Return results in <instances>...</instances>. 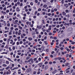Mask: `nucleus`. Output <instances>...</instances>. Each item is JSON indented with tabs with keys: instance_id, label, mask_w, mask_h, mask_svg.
Wrapping results in <instances>:
<instances>
[{
	"instance_id": "28",
	"label": "nucleus",
	"mask_w": 75,
	"mask_h": 75,
	"mask_svg": "<svg viewBox=\"0 0 75 75\" xmlns=\"http://www.w3.org/2000/svg\"><path fill=\"white\" fill-rule=\"evenodd\" d=\"M30 59V57H28L27 58H26V60H28V59Z\"/></svg>"
},
{
	"instance_id": "38",
	"label": "nucleus",
	"mask_w": 75,
	"mask_h": 75,
	"mask_svg": "<svg viewBox=\"0 0 75 75\" xmlns=\"http://www.w3.org/2000/svg\"><path fill=\"white\" fill-rule=\"evenodd\" d=\"M67 47H66L65 48V49H66L67 50V51H69V49L67 48Z\"/></svg>"
},
{
	"instance_id": "22",
	"label": "nucleus",
	"mask_w": 75,
	"mask_h": 75,
	"mask_svg": "<svg viewBox=\"0 0 75 75\" xmlns=\"http://www.w3.org/2000/svg\"><path fill=\"white\" fill-rule=\"evenodd\" d=\"M42 23H43V24H45V22L44 21V20H42Z\"/></svg>"
},
{
	"instance_id": "32",
	"label": "nucleus",
	"mask_w": 75,
	"mask_h": 75,
	"mask_svg": "<svg viewBox=\"0 0 75 75\" xmlns=\"http://www.w3.org/2000/svg\"><path fill=\"white\" fill-rule=\"evenodd\" d=\"M30 12L29 11H28L27 13V14L28 15H29V14H30Z\"/></svg>"
},
{
	"instance_id": "50",
	"label": "nucleus",
	"mask_w": 75,
	"mask_h": 75,
	"mask_svg": "<svg viewBox=\"0 0 75 75\" xmlns=\"http://www.w3.org/2000/svg\"><path fill=\"white\" fill-rule=\"evenodd\" d=\"M74 44H75V42H71V44L72 45H74Z\"/></svg>"
},
{
	"instance_id": "41",
	"label": "nucleus",
	"mask_w": 75,
	"mask_h": 75,
	"mask_svg": "<svg viewBox=\"0 0 75 75\" xmlns=\"http://www.w3.org/2000/svg\"><path fill=\"white\" fill-rule=\"evenodd\" d=\"M70 15L69 14H67V18H70Z\"/></svg>"
},
{
	"instance_id": "3",
	"label": "nucleus",
	"mask_w": 75,
	"mask_h": 75,
	"mask_svg": "<svg viewBox=\"0 0 75 75\" xmlns=\"http://www.w3.org/2000/svg\"><path fill=\"white\" fill-rule=\"evenodd\" d=\"M58 36L59 38H62L63 37V35H62V34H59V35Z\"/></svg>"
},
{
	"instance_id": "8",
	"label": "nucleus",
	"mask_w": 75,
	"mask_h": 75,
	"mask_svg": "<svg viewBox=\"0 0 75 75\" xmlns=\"http://www.w3.org/2000/svg\"><path fill=\"white\" fill-rule=\"evenodd\" d=\"M42 62H41L38 64V65L40 66V67H41L42 66Z\"/></svg>"
},
{
	"instance_id": "21",
	"label": "nucleus",
	"mask_w": 75,
	"mask_h": 75,
	"mask_svg": "<svg viewBox=\"0 0 75 75\" xmlns=\"http://www.w3.org/2000/svg\"><path fill=\"white\" fill-rule=\"evenodd\" d=\"M38 60L39 62H40L41 60V57H39V59H38Z\"/></svg>"
},
{
	"instance_id": "39",
	"label": "nucleus",
	"mask_w": 75,
	"mask_h": 75,
	"mask_svg": "<svg viewBox=\"0 0 75 75\" xmlns=\"http://www.w3.org/2000/svg\"><path fill=\"white\" fill-rule=\"evenodd\" d=\"M2 66H4V67H6L7 66V65L5 64H2Z\"/></svg>"
},
{
	"instance_id": "5",
	"label": "nucleus",
	"mask_w": 75,
	"mask_h": 75,
	"mask_svg": "<svg viewBox=\"0 0 75 75\" xmlns=\"http://www.w3.org/2000/svg\"><path fill=\"white\" fill-rule=\"evenodd\" d=\"M64 25L65 26L67 25L68 26H69V23H65L64 24Z\"/></svg>"
},
{
	"instance_id": "17",
	"label": "nucleus",
	"mask_w": 75,
	"mask_h": 75,
	"mask_svg": "<svg viewBox=\"0 0 75 75\" xmlns=\"http://www.w3.org/2000/svg\"><path fill=\"white\" fill-rule=\"evenodd\" d=\"M47 7V5L46 4H45L43 6V7L45 8H46V7Z\"/></svg>"
},
{
	"instance_id": "26",
	"label": "nucleus",
	"mask_w": 75,
	"mask_h": 75,
	"mask_svg": "<svg viewBox=\"0 0 75 75\" xmlns=\"http://www.w3.org/2000/svg\"><path fill=\"white\" fill-rule=\"evenodd\" d=\"M8 49H9V51H12V50L11 49V47H8Z\"/></svg>"
},
{
	"instance_id": "6",
	"label": "nucleus",
	"mask_w": 75,
	"mask_h": 75,
	"mask_svg": "<svg viewBox=\"0 0 75 75\" xmlns=\"http://www.w3.org/2000/svg\"><path fill=\"white\" fill-rule=\"evenodd\" d=\"M1 12L2 13H3V14L5 15V14H6V12L5 11H1Z\"/></svg>"
},
{
	"instance_id": "40",
	"label": "nucleus",
	"mask_w": 75,
	"mask_h": 75,
	"mask_svg": "<svg viewBox=\"0 0 75 75\" xmlns=\"http://www.w3.org/2000/svg\"><path fill=\"white\" fill-rule=\"evenodd\" d=\"M36 71H34L33 72V74L35 75L36 74Z\"/></svg>"
},
{
	"instance_id": "27",
	"label": "nucleus",
	"mask_w": 75,
	"mask_h": 75,
	"mask_svg": "<svg viewBox=\"0 0 75 75\" xmlns=\"http://www.w3.org/2000/svg\"><path fill=\"white\" fill-rule=\"evenodd\" d=\"M69 63H67L65 64V66H67L69 65Z\"/></svg>"
},
{
	"instance_id": "1",
	"label": "nucleus",
	"mask_w": 75,
	"mask_h": 75,
	"mask_svg": "<svg viewBox=\"0 0 75 75\" xmlns=\"http://www.w3.org/2000/svg\"><path fill=\"white\" fill-rule=\"evenodd\" d=\"M33 59L32 58H30L29 60H28V62H31V63L33 62Z\"/></svg>"
},
{
	"instance_id": "42",
	"label": "nucleus",
	"mask_w": 75,
	"mask_h": 75,
	"mask_svg": "<svg viewBox=\"0 0 75 75\" xmlns=\"http://www.w3.org/2000/svg\"><path fill=\"white\" fill-rule=\"evenodd\" d=\"M11 6H12V5H10L9 6H7V8H8L9 7H11Z\"/></svg>"
},
{
	"instance_id": "49",
	"label": "nucleus",
	"mask_w": 75,
	"mask_h": 75,
	"mask_svg": "<svg viewBox=\"0 0 75 75\" xmlns=\"http://www.w3.org/2000/svg\"><path fill=\"white\" fill-rule=\"evenodd\" d=\"M1 18L3 19L4 18V16H1Z\"/></svg>"
},
{
	"instance_id": "7",
	"label": "nucleus",
	"mask_w": 75,
	"mask_h": 75,
	"mask_svg": "<svg viewBox=\"0 0 75 75\" xmlns=\"http://www.w3.org/2000/svg\"><path fill=\"white\" fill-rule=\"evenodd\" d=\"M31 71V69H28L27 70V72H30V71Z\"/></svg>"
},
{
	"instance_id": "10",
	"label": "nucleus",
	"mask_w": 75,
	"mask_h": 75,
	"mask_svg": "<svg viewBox=\"0 0 75 75\" xmlns=\"http://www.w3.org/2000/svg\"><path fill=\"white\" fill-rule=\"evenodd\" d=\"M28 40L29 41H32L33 40V38H28Z\"/></svg>"
},
{
	"instance_id": "9",
	"label": "nucleus",
	"mask_w": 75,
	"mask_h": 75,
	"mask_svg": "<svg viewBox=\"0 0 75 75\" xmlns=\"http://www.w3.org/2000/svg\"><path fill=\"white\" fill-rule=\"evenodd\" d=\"M64 6L66 7V8H67L69 7V5L67 4H64Z\"/></svg>"
},
{
	"instance_id": "35",
	"label": "nucleus",
	"mask_w": 75,
	"mask_h": 75,
	"mask_svg": "<svg viewBox=\"0 0 75 75\" xmlns=\"http://www.w3.org/2000/svg\"><path fill=\"white\" fill-rule=\"evenodd\" d=\"M3 9L4 11H5L6 10V7H4Z\"/></svg>"
},
{
	"instance_id": "52",
	"label": "nucleus",
	"mask_w": 75,
	"mask_h": 75,
	"mask_svg": "<svg viewBox=\"0 0 75 75\" xmlns=\"http://www.w3.org/2000/svg\"><path fill=\"white\" fill-rule=\"evenodd\" d=\"M16 58L17 59H18L20 58V57L19 56H16Z\"/></svg>"
},
{
	"instance_id": "59",
	"label": "nucleus",
	"mask_w": 75,
	"mask_h": 75,
	"mask_svg": "<svg viewBox=\"0 0 75 75\" xmlns=\"http://www.w3.org/2000/svg\"><path fill=\"white\" fill-rule=\"evenodd\" d=\"M59 27H60V26H59V25H57V26H56L57 28H59Z\"/></svg>"
},
{
	"instance_id": "33",
	"label": "nucleus",
	"mask_w": 75,
	"mask_h": 75,
	"mask_svg": "<svg viewBox=\"0 0 75 75\" xmlns=\"http://www.w3.org/2000/svg\"><path fill=\"white\" fill-rule=\"evenodd\" d=\"M35 34V33L34 32H32V35H34Z\"/></svg>"
},
{
	"instance_id": "19",
	"label": "nucleus",
	"mask_w": 75,
	"mask_h": 75,
	"mask_svg": "<svg viewBox=\"0 0 75 75\" xmlns=\"http://www.w3.org/2000/svg\"><path fill=\"white\" fill-rule=\"evenodd\" d=\"M8 14H9L10 16H12L13 15V13L11 12H9V13H8Z\"/></svg>"
},
{
	"instance_id": "46",
	"label": "nucleus",
	"mask_w": 75,
	"mask_h": 75,
	"mask_svg": "<svg viewBox=\"0 0 75 75\" xmlns=\"http://www.w3.org/2000/svg\"><path fill=\"white\" fill-rule=\"evenodd\" d=\"M22 69H23V71H25L26 70V69L25 68H23V67L22 68Z\"/></svg>"
},
{
	"instance_id": "2",
	"label": "nucleus",
	"mask_w": 75,
	"mask_h": 75,
	"mask_svg": "<svg viewBox=\"0 0 75 75\" xmlns=\"http://www.w3.org/2000/svg\"><path fill=\"white\" fill-rule=\"evenodd\" d=\"M7 59L8 60V61H9L10 62H12L13 63L14 62L13 61H12V60H11V59L10 58H7Z\"/></svg>"
},
{
	"instance_id": "20",
	"label": "nucleus",
	"mask_w": 75,
	"mask_h": 75,
	"mask_svg": "<svg viewBox=\"0 0 75 75\" xmlns=\"http://www.w3.org/2000/svg\"><path fill=\"white\" fill-rule=\"evenodd\" d=\"M44 43H45V45H47L48 43L47 42V41H44Z\"/></svg>"
},
{
	"instance_id": "55",
	"label": "nucleus",
	"mask_w": 75,
	"mask_h": 75,
	"mask_svg": "<svg viewBox=\"0 0 75 75\" xmlns=\"http://www.w3.org/2000/svg\"><path fill=\"white\" fill-rule=\"evenodd\" d=\"M70 72V71L69 70L67 71H66V73L68 74Z\"/></svg>"
},
{
	"instance_id": "30",
	"label": "nucleus",
	"mask_w": 75,
	"mask_h": 75,
	"mask_svg": "<svg viewBox=\"0 0 75 75\" xmlns=\"http://www.w3.org/2000/svg\"><path fill=\"white\" fill-rule=\"evenodd\" d=\"M28 62H28V61H25V63L26 64H27Z\"/></svg>"
},
{
	"instance_id": "13",
	"label": "nucleus",
	"mask_w": 75,
	"mask_h": 75,
	"mask_svg": "<svg viewBox=\"0 0 75 75\" xmlns=\"http://www.w3.org/2000/svg\"><path fill=\"white\" fill-rule=\"evenodd\" d=\"M10 41L11 42L10 43V44H12L13 43V40H10Z\"/></svg>"
},
{
	"instance_id": "47",
	"label": "nucleus",
	"mask_w": 75,
	"mask_h": 75,
	"mask_svg": "<svg viewBox=\"0 0 75 75\" xmlns=\"http://www.w3.org/2000/svg\"><path fill=\"white\" fill-rule=\"evenodd\" d=\"M3 9V8L1 6L0 7V9L1 10H2Z\"/></svg>"
},
{
	"instance_id": "36",
	"label": "nucleus",
	"mask_w": 75,
	"mask_h": 75,
	"mask_svg": "<svg viewBox=\"0 0 75 75\" xmlns=\"http://www.w3.org/2000/svg\"><path fill=\"white\" fill-rule=\"evenodd\" d=\"M46 11V9H45L44 8H43L42 9V11H44L45 12Z\"/></svg>"
},
{
	"instance_id": "29",
	"label": "nucleus",
	"mask_w": 75,
	"mask_h": 75,
	"mask_svg": "<svg viewBox=\"0 0 75 75\" xmlns=\"http://www.w3.org/2000/svg\"><path fill=\"white\" fill-rule=\"evenodd\" d=\"M17 68H18L17 67H15L12 70L13 71L15 69H17Z\"/></svg>"
},
{
	"instance_id": "54",
	"label": "nucleus",
	"mask_w": 75,
	"mask_h": 75,
	"mask_svg": "<svg viewBox=\"0 0 75 75\" xmlns=\"http://www.w3.org/2000/svg\"><path fill=\"white\" fill-rule=\"evenodd\" d=\"M18 5H19L20 4V2H17V3H16Z\"/></svg>"
},
{
	"instance_id": "48",
	"label": "nucleus",
	"mask_w": 75,
	"mask_h": 75,
	"mask_svg": "<svg viewBox=\"0 0 75 75\" xmlns=\"http://www.w3.org/2000/svg\"><path fill=\"white\" fill-rule=\"evenodd\" d=\"M38 11H35V15H36L38 13Z\"/></svg>"
},
{
	"instance_id": "62",
	"label": "nucleus",
	"mask_w": 75,
	"mask_h": 75,
	"mask_svg": "<svg viewBox=\"0 0 75 75\" xmlns=\"http://www.w3.org/2000/svg\"><path fill=\"white\" fill-rule=\"evenodd\" d=\"M10 29L11 30H13V27H11Z\"/></svg>"
},
{
	"instance_id": "4",
	"label": "nucleus",
	"mask_w": 75,
	"mask_h": 75,
	"mask_svg": "<svg viewBox=\"0 0 75 75\" xmlns=\"http://www.w3.org/2000/svg\"><path fill=\"white\" fill-rule=\"evenodd\" d=\"M1 54H8V52H4L3 53H1Z\"/></svg>"
},
{
	"instance_id": "14",
	"label": "nucleus",
	"mask_w": 75,
	"mask_h": 75,
	"mask_svg": "<svg viewBox=\"0 0 75 75\" xmlns=\"http://www.w3.org/2000/svg\"><path fill=\"white\" fill-rule=\"evenodd\" d=\"M48 68V66L47 65H46V66H45V69H47Z\"/></svg>"
},
{
	"instance_id": "60",
	"label": "nucleus",
	"mask_w": 75,
	"mask_h": 75,
	"mask_svg": "<svg viewBox=\"0 0 75 75\" xmlns=\"http://www.w3.org/2000/svg\"><path fill=\"white\" fill-rule=\"evenodd\" d=\"M28 11V9H25V12H27Z\"/></svg>"
},
{
	"instance_id": "45",
	"label": "nucleus",
	"mask_w": 75,
	"mask_h": 75,
	"mask_svg": "<svg viewBox=\"0 0 75 75\" xmlns=\"http://www.w3.org/2000/svg\"><path fill=\"white\" fill-rule=\"evenodd\" d=\"M42 36L41 35H39V38H41Z\"/></svg>"
},
{
	"instance_id": "61",
	"label": "nucleus",
	"mask_w": 75,
	"mask_h": 75,
	"mask_svg": "<svg viewBox=\"0 0 75 75\" xmlns=\"http://www.w3.org/2000/svg\"><path fill=\"white\" fill-rule=\"evenodd\" d=\"M37 18L36 16H34L33 17V18H34V19H35V18Z\"/></svg>"
},
{
	"instance_id": "16",
	"label": "nucleus",
	"mask_w": 75,
	"mask_h": 75,
	"mask_svg": "<svg viewBox=\"0 0 75 75\" xmlns=\"http://www.w3.org/2000/svg\"><path fill=\"white\" fill-rule=\"evenodd\" d=\"M12 30H10V32L8 33V34L10 35H12Z\"/></svg>"
},
{
	"instance_id": "53",
	"label": "nucleus",
	"mask_w": 75,
	"mask_h": 75,
	"mask_svg": "<svg viewBox=\"0 0 75 75\" xmlns=\"http://www.w3.org/2000/svg\"><path fill=\"white\" fill-rule=\"evenodd\" d=\"M72 7H73V6L72 5L71 6H70V9H72Z\"/></svg>"
},
{
	"instance_id": "43",
	"label": "nucleus",
	"mask_w": 75,
	"mask_h": 75,
	"mask_svg": "<svg viewBox=\"0 0 75 75\" xmlns=\"http://www.w3.org/2000/svg\"><path fill=\"white\" fill-rule=\"evenodd\" d=\"M4 68L3 69H0V71H4Z\"/></svg>"
},
{
	"instance_id": "31",
	"label": "nucleus",
	"mask_w": 75,
	"mask_h": 75,
	"mask_svg": "<svg viewBox=\"0 0 75 75\" xmlns=\"http://www.w3.org/2000/svg\"><path fill=\"white\" fill-rule=\"evenodd\" d=\"M4 36H5V37L6 38L7 37L8 35H7L6 34H4Z\"/></svg>"
},
{
	"instance_id": "51",
	"label": "nucleus",
	"mask_w": 75,
	"mask_h": 75,
	"mask_svg": "<svg viewBox=\"0 0 75 75\" xmlns=\"http://www.w3.org/2000/svg\"><path fill=\"white\" fill-rule=\"evenodd\" d=\"M16 48H15V46H13V48H12L13 50H14Z\"/></svg>"
},
{
	"instance_id": "12",
	"label": "nucleus",
	"mask_w": 75,
	"mask_h": 75,
	"mask_svg": "<svg viewBox=\"0 0 75 75\" xmlns=\"http://www.w3.org/2000/svg\"><path fill=\"white\" fill-rule=\"evenodd\" d=\"M6 64H9V61H6Z\"/></svg>"
},
{
	"instance_id": "25",
	"label": "nucleus",
	"mask_w": 75,
	"mask_h": 75,
	"mask_svg": "<svg viewBox=\"0 0 75 75\" xmlns=\"http://www.w3.org/2000/svg\"><path fill=\"white\" fill-rule=\"evenodd\" d=\"M30 5L31 6H33V3L32 2H31L30 3Z\"/></svg>"
},
{
	"instance_id": "63",
	"label": "nucleus",
	"mask_w": 75,
	"mask_h": 75,
	"mask_svg": "<svg viewBox=\"0 0 75 75\" xmlns=\"http://www.w3.org/2000/svg\"><path fill=\"white\" fill-rule=\"evenodd\" d=\"M63 24H61V25H60V27H63Z\"/></svg>"
},
{
	"instance_id": "24",
	"label": "nucleus",
	"mask_w": 75,
	"mask_h": 75,
	"mask_svg": "<svg viewBox=\"0 0 75 75\" xmlns=\"http://www.w3.org/2000/svg\"><path fill=\"white\" fill-rule=\"evenodd\" d=\"M18 27L19 29H20L21 30H22V27L21 26H19Z\"/></svg>"
},
{
	"instance_id": "37",
	"label": "nucleus",
	"mask_w": 75,
	"mask_h": 75,
	"mask_svg": "<svg viewBox=\"0 0 75 75\" xmlns=\"http://www.w3.org/2000/svg\"><path fill=\"white\" fill-rule=\"evenodd\" d=\"M30 25V27H33V24H32L31 25Z\"/></svg>"
},
{
	"instance_id": "44",
	"label": "nucleus",
	"mask_w": 75,
	"mask_h": 75,
	"mask_svg": "<svg viewBox=\"0 0 75 75\" xmlns=\"http://www.w3.org/2000/svg\"><path fill=\"white\" fill-rule=\"evenodd\" d=\"M10 39H8L7 40V42L8 43H9V41H10Z\"/></svg>"
},
{
	"instance_id": "15",
	"label": "nucleus",
	"mask_w": 75,
	"mask_h": 75,
	"mask_svg": "<svg viewBox=\"0 0 75 75\" xmlns=\"http://www.w3.org/2000/svg\"><path fill=\"white\" fill-rule=\"evenodd\" d=\"M62 14L63 16H65L66 15V13L64 12H63Z\"/></svg>"
},
{
	"instance_id": "18",
	"label": "nucleus",
	"mask_w": 75,
	"mask_h": 75,
	"mask_svg": "<svg viewBox=\"0 0 75 75\" xmlns=\"http://www.w3.org/2000/svg\"><path fill=\"white\" fill-rule=\"evenodd\" d=\"M58 60H60L62 59V58L61 57H59L58 58Z\"/></svg>"
},
{
	"instance_id": "56",
	"label": "nucleus",
	"mask_w": 75,
	"mask_h": 75,
	"mask_svg": "<svg viewBox=\"0 0 75 75\" xmlns=\"http://www.w3.org/2000/svg\"><path fill=\"white\" fill-rule=\"evenodd\" d=\"M19 44V43L18 42H16V45H18Z\"/></svg>"
},
{
	"instance_id": "58",
	"label": "nucleus",
	"mask_w": 75,
	"mask_h": 75,
	"mask_svg": "<svg viewBox=\"0 0 75 75\" xmlns=\"http://www.w3.org/2000/svg\"><path fill=\"white\" fill-rule=\"evenodd\" d=\"M9 10H7L6 11V12L7 13H9Z\"/></svg>"
},
{
	"instance_id": "64",
	"label": "nucleus",
	"mask_w": 75,
	"mask_h": 75,
	"mask_svg": "<svg viewBox=\"0 0 75 75\" xmlns=\"http://www.w3.org/2000/svg\"><path fill=\"white\" fill-rule=\"evenodd\" d=\"M64 48L63 47H61L60 49L61 50H63Z\"/></svg>"
},
{
	"instance_id": "57",
	"label": "nucleus",
	"mask_w": 75,
	"mask_h": 75,
	"mask_svg": "<svg viewBox=\"0 0 75 75\" xmlns=\"http://www.w3.org/2000/svg\"><path fill=\"white\" fill-rule=\"evenodd\" d=\"M24 37L23 36V35H21V38H24Z\"/></svg>"
},
{
	"instance_id": "11",
	"label": "nucleus",
	"mask_w": 75,
	"mask_h": 75,
	"mask_svg": "<svg viewBox=\"0 0 75 75\" xmlns=\"http://www.w3.org/2000/svg\"><path fill=\"white\" fill-rule=\"evenodd\" d=\"M57 70H54V71H53L52 73L53 74H55V73L57 72Z\"/></svg>"
},
{
	"instance_id": "23",
	"label": "nucleus",
	"mask_w": 75,
	"mask_h": 75,
	"mask_svg": "<svg viewBox=\"0 0 75 75\" xmlns=\"http://www.w3.org/2000/svg\"><path fill=\"white\" fill-rule=\"evenodd\" d=\"M9 68H10V67L8 66L6 68V69L7 70H8L9 69Z\"/></svg>"
},
{
	"instance_id": "34",
	"label": "nucleus",
	"mask_w": 75,
	"mask_h": 75,
	"mask_svg": "<svg viewBox=\"0 0 75 75\" xmlns=\"http://www.w3.org/2000/svg\"><path fill=\"white\" fill-rule=\"evenodd\" d=\"M41 11V9L40 8H39L38 10V11Z\"/></svg>"
}]
</instances>
